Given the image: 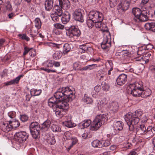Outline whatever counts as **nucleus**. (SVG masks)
I'll use <instances>...</instances> for the list:
<instances>
[{"label": "nucleus", "instance_id": "1", "mask_svg": "<svg viewBox=\"0 0 155 155\" xmlns=\"http://www.w3.org/2000/svg\"><path fill=\"white\" fill-rule=\"evenodd\" d=\"M132 13L134 16L133 20L137 22L146 21L148 19L149 12L146 7H142L141 9L134 8Z\"/></svg>", "mask_w": 155, "mask_h": 155}, {"label": "nucleus", "instance_id": "2", "mask_svg": "<svg viewBox=\"0 0 155 155\" xmlns=\"http://www.w3.org/2000/svg\"><path fill=\"white\" fill-rule=\"evenodd\" d=\"M57 96L60 97L62 99V102H68L75 98L73 93V88L71 87H64L59 89L57 91Z\"/></svg>", "mask_w": 155, "mask_h": 155}, {"label": "nucleus", "instance_id": "3", "mask_svg": "<svg viewBox=\"0 0 155 155\" xmlns=\"http://www.w3.org/2000/svg\"><path fill=\"white\" fill-rule=\"evenodd\" d=\"M107 120V119L105 114L97 116L91 124L90 130L92 131L97 130Z\"/></svg>", "mask_w": 155, "mask_h": 155}, {"label": "nucleus", "instance_id": "4", "mask_svg": "<svg viewBox=\"0 0 155 155\" xmlns=\"http://www.w3.org/2000/svg\"><path fill=\"white\" fill-rule=\"evenodd\" d=\"M125 120L127 124L129 130L132 132L134 128V125H136L140 120L139 117L134 116L132 113H128L125 115Z\"/></svg>", "mask_w": 155, "mask_h": 155}, {"label": "nucleus", "instance_id": "5", "mask_svg": "<svg viewBox=\"0 0 155 155\" xmlns=\"http://www.w3.org/2000/svg\"><path fill=\"white\" fill-rule=\"evenodd\" d=\"M69 107V104L67 102H62L61 104L56 107H53V110L55 112L56 115L58 117L61 118L66 114Z\"/></svg>", "mask_w": 155, "mask_h": 155}, {"label": "nucleus", "instance_id": "6", "mask_svg": "<svg viewBox=\"0 0 155 155\" xmlns=\"http://www.w3.org/2000/svg\"><path fill=\"white\" fill-rule=\"evenodd\" d=\"M28 135L25 131L16 132L14 135V139L16 142L19 144H22L28 138Z\"/></svg>", "mask_w": 155, "mask_h": 155}, {"label": "nucleus", "instance_id": "7", "mask_svg": "<svg viewBox=\"0 0 155 155\" xmlns=\"http://www.w3.org/2000/svg\"><path fill=\"white\" fill-rule=\"evenodd\" d=\"M66 30H68L66 35L69 36V38H73V36L78 37L81 34V31L77 26H72L69 28H66Z\"/></svg>", "mask_w": 155, "mask_h": 155}, {"label": "nucleus", "instance_id": "8", "mask_svg": "<svg viewBox=\"0 0 155 155\" xmlns=\"http://www.w3.org/2000/svg\"><path fill=\"white\" fill-rule=\"evenodd\" d=\"M66 30H68L66 35L69 36V38H73V36L78 37L81 34V31L77 26H72L69 28H66Z\"/></svg>", "mask_w": 155, "mask_h": 155}, {"label": "nucleus", "instance_id": "9", "mask_svg": "<svg viewBox=\"0 0 155 155\" xmlns=\"http://www.w3.org/2000/svg\"><path fill=\"white\" fill-rule=\"evenodd\" d=\"M30 128L32 137L36 138L39 135L40 130L39 124L36 122H33L30 125Z\"/></svg>", "mask_w": 155, "mask_h": 155}, {"label": "nucleus", "instance_id": "10", "mask_svg": "<svg viewBox=\"0 0 155 155\" xmlns=\"http://www.w3.org/2000/svg\"><path fill=\"white\" fill-rule=\"evenodd\" d=\"M89 18L92 19L95 22L98 21H102L103 16L102 13L98 11H91L89 13Z\"/></svg>", "mask_w": 155, "mask_h": 155}, {"label": "nucleus", "instance_id": "11", "mask_svg": "<svg viewBox=\"0 0 155 155\" xmlns=\"http://www.w3.org/2000/svg\"><path fill=\"white\" fill-rule=\"evenodd\" d=\"M58 92H56L54 94V97H52L49 99L48 100V105L51 107L52 108L54 107H56L58 105L56 104L60 101L62 102V99L60 97V96H57V94Z\"/></svg>", "mask_w": 155, "mask_h": 155}, {"label": "nucleus", "instance_id": "12", "mask_svg": "<svg viewBox=\"0 0 155 155\" xmlns=\"http://www.w3.org/2000/svg\"><path fill=\"white\" fill-rule=\"evenodd\" d=\"M84 11L81 8H77L75 10L73 14L74 19L76 21L82 23L84 21L83 15Z\"/></svg>", "mask_w": 155, "mask_h": 155}, {"label": "nucleus", "instance_id": "13", "mask_svg": "<svg viewBox=\"0 0 155 155\" xmlns=\"http://www.w3.org/2000/svg\"><path fill=\"white\" fill-rule=\"evenodd\" d=\"M0 127L4 132L7 133L12 129V127L9 123V121H6L0 123Z\"/></svg>", "mask_w": 155, "mask_h": 155}, {"label": "nucleus", "instance_id": "14", "mask_svg": "<svg viewBox=\"0 0 155 155\" xmlns=\"http://www.w3.org/2000/svg\"><path fill=\"white\" fill-rule=\"evenodd\" d=\"M123 123L121 121H115L114 123V131L115 134H117L121 130L123 127Z\"/></svg>", "mask_w": 155, "mask_h": 155}, {"label": "nucleus", "instance_id": "15", "mask_svg": "<svg viewBox=\"0 0 155 155\" xmlns=\"http://www.w3.org/2000/svg\"><path fill=\"white\" fill-rule=\"evenodd\" d=\"M127 80V75L125 74H121L117 78L116 82L118 85H122L125 83Z\"/></svg>", "mask_w": 155, "mask_h": 155}, {"label": "nucleus", "instance_id": "16", "mask_svg": "<svg viewBox=\"0 0 155 155\" xmlns=\"http://www.w3.org/2000/svg\"><path fill=\"white\" fill-rule=\"evenodd\" d=\"M130 4L129 0H122L119 5V8L124 11L128 9Z\"/></svg>", "mask_w": 155, "mask_h": 155}, {"label": "nucleus", "instance_id": "17", "mask_svg": "<svg viewBox=\"0 0 155 155\" xmlns=\"http://www.w3.org/2000/svg\"><path fill=\"white\" fill-rule=\"evenodd\" d=\"M68 117L67 120L62 122V124L68 128L73 127L76 126V124L73 123L71 120V117L70 116H66Z\"/></svg>", "mask_w": 155, "mask_h": 155}, {"label": "nucleus", "instance_id": "18", "mask_svg": "<svg viewBox=\"0 0 155 155\" xmlns=\"http://www.w3.org/2000/svg\"><path fill=\"white\" fill-rule=\"evenodd\" d=\"M60 6L64 9H69L70 7V3L68 0H58Z\"/></svg>", "mask_w": 155, "mask_h": 155}, {"label": "nucleus", "instance_id": "19", "mask_svg": "<svg viewBox=\"0 0 155 155\" xmlns=\"http://www.w3.org/2000/svg\"><path fill=\"white\" fill-rule=\"evenodd\" d=\"M129 90L130 91V94L134 97H140L141 91L140 90L134 87L133 88L131 85L129 86Z\"/></svg>", "mask_w": 155, "mask_h": 155}, {"label": "nucleus", "instance_id": "20", "mask_svg": "<svg viewBox=\"0 0 155 155\" xmlns=\"http://www.w3.org/2000/svg\"><path fill=\"white\" fill-rule=\"evenodd\" d=\"M24 76L23 74H21L18 75L15 78L11 80L10 81L5 82L4 84L5 85H9L15 84H17L21 78H22Z\"/></svg>", "mask_w": 155, "mask_h": 155}, {"label": "nucleus", "instance_id": "21", "mask_svg": "<svg viewBox=\"0 0 155 155\" xmlns=\"http://www.w3.org/2000/svg\"><path fill=\"white\" fill-rule=\"evenodd\" d=\"M71 18L70 14L68 12H65L63 15L61 20L63 23L66 24L70 20Z\"/></svg>", "mask_w": 155, "mask_h": 155}, {"label": "nucleus", "instance_id": "22", "mask_svg": "<svg viewBox=\"0 0 155 155\" xmlns=\"http://www.w3.org/2000/svg\"><path fill=\"white\" fill-rule=\"evenodd\" d=\"M111 45V39H104L101 44V47L103 49H105L109 48Z\"/></svg>", "mask_w": 155, "mask_h": 155}, {"label": "nucleus", "instance_id": "23", "mask_svg": "<svg viewBox=\"0 0 155 155\" xmlns=\"http://www.w3.org/2000/svg\"><path fill=\"white\" fill-rule=\"evenodd\" d=\"M144 27L148 30L155 32V23H147L144 25Z\"/></svg>", "mask_w": 155, "mask_h": 155}, {"label": "nucleus", "instance_id": "24", "mask_svg": "<svg viewBox=\"0 0 155 155\" xmlns=\"http://www.w3.org/2000/svg\"><path fill=\"white\" fill-rule=\"evenodd\" d=\"M130 85H131L133 88L135 87L136 89L141 90V91L143 89V83L140 81L136 82L134 84H131Z\"/></svg>", "mask_w": 155, "mask_h": 155}, {"label": "nucleus", "instance_id": "25", "mask_svg": "<svg viewBox=\"0 0 155 155\" xmlns=\"http://www.w3.org/2000/svg\"><path fill=\"white\" fill-rule=\"evenodd\" d=\"M45 139L47 142L50 144H53L55 142V140L54 136L52 135L47 134L45 137Z\"/></svg>", "mask_w": 155, "mask_h": 155}, {"label": "nucleus", "instance_id": "26", "mask_svg": "<svg viewBox=\"0 0 155 155\" xmlns=\"http://www.w3.org/2000/svg\"><path fill=\"white\" fill-rule=\"evenodd\" d=\"M51 122L50 120H47L42 124V129L44 131H47L49 129Z\"/></svg>", "mask_w": 155, "mask_h": 155}, {"label": "nucleus", "instance_id": "27", "mask_svg": "<svg viewBox=\"0 0 155 155\" xmlns=\"http://www.w3.org/2000/svg\"><path fill=\"white\" fill-rule=\"evenodd\" d=\"M62 8L58 5H56L54 7V12L53 13H55L59 16H61L63 13Z\"/></svg>", "mask_w": 155, "mask_h": 155}, {"label": "nucleus", "instance_id": "28", "mask_svg": "<svg viewBox=\"0 0 155 155\" xmlns=\"http://www.w3.org/2000/svg\"><path fill=\"white\" fill-rule=\"evenodd\" d=\"M82 101L86 104H91L93 103V101L91 98L87 94H85L82 99Z\"/></svg>", "mask_w": 155, "mask_h": 155}, {"label": "nucleus", "instance_id": "29", "mask_svg": "<svg viewBox=\"0 0 155 155\" xmlns=\"http://www.w3.org/2000/svg\"><path fill=\"white\" fill-rule=\"evenodd\" d=\"M118 110V105L116 102H113L110 106V111L112 113H115L117 112Z\"/></svg>", "mask_w": 155, "mask_h": 155}, {"label": "nucleus", "instance_id": "30", "mask_svg": "<svg viewBox=\"0 0 155 155\" xmlns=\"http://www.w3.org/2000/svg\"><path fill=\"white\" fill-rule=\"evenodd\" d=\"M151 94V91L149 89H147L146 90L143 89L141 92L140 97H147L149 96Z\"/></svg>", "mask_w": 155, "mask_h": 155}, {"label": "nucleus", "instance_id": "31", "mask_svg": "<svg viewBox=\"0 0 155 155\" xmlns=\"http://www.w3.org/2000/svg\"><path fill=\"white\" fill-rule=\"evenodd\" d=\"M92 146L94 148H100L101 147V141L98 140H94L91 143Z\"/></svg>", "mask_w": 155, "mask_h": 155}, {"label": "nucleus", "instance_id": "32", "mask_svg": "<svg viewBox=\"0 0 155 155\" xmlns=\"http://www.w3.org/2000/svg\"><path fill=\"white\" fill-rule=\"evenodd\" d=\"M9 123L12 126V128L13 127L16 128L18 127L20 125V123L18 120L15 119H13L12 120H9Z\"/></svg>", "mask_w": 155, "mask_h": 155}, {"label": "nucleus", "instance_id": "33", "mask_svg": "<svg viewBox=\"0 0 155 155\" xmlns=\"http://www.w3.org/2000/svg\"><path fill=\"white\" fill-rule=\"evenodd\" d=\"M91 121L90 120H84L81 124V129H84V128H87L91 124Z\"/></svg>", "mask_w": 155, "mask_h": 155}, {"label": "nucleus", "instance_id": "34", "mask_svg": "<svg viewBox=\"0 0 155 155\" xmlns=\"http://www.w3.org/2000/svg\"><path fill=\"white\" fill-rule=\"evenodd\" d=\"M146 58H147L143 54V55H140V56L137 57L136 58V60L137 61H140L145 63H146L149 61V60Z\"/></svg>", "mask_w": 155, "mask_h": 155}, {"label": "nucleus", "instance_id": "35", "mask_svg": "<svg viewBox=\"0 0 155 155\" xmlns=\"http://www.w3.org/2000/svg\"><path fill=\"white\" fill-rule=\"evenodd\" d=\"M51 129L53 132H59L61 131V128L60 126L55 124H52L51 127Z\"/></svg>", "mask_w": 155, "mask_h": 155}, {"label": "nucleus", "instance_id": "36", "mask_svg": "<svg viewBox=\"0 0 155 155\" xmlns=\"http://www.w3.org/2000/svg\"><path fill=\"white\" fill-rule=\"evenodd\" d=\"M41 92V90L40 89L37 90L35 89H32L30 91L31 96H38L40 95Z\"/></svg>", "mask_w": 155, "mask_h": 155}, {"label": "nucleus", "instance_id": "37", "mask_svg": "<svg viewBox=\"0 0 155 155\" xmlns=\"http://www.w3.org/2000/svg\"><path fill=\"white\" fill-rule=\"evenodd\" d=\"M71 48L70 45L68 43H65L63 46V53L64 54L70 51Z\"/></svg>", "mask_w": 155, "mask_h": 155}, {"label": "nucleus", "instance_id": "38", "mask_svg": "<svg viewBox=\"0 0 155 155\" xmlns=\"http://www.w3.org/2000/svg\"><path fill=\"white\" fill-rule=\"evenodd\" d=\"M62 53L61 51H56L53 55L54 59L57 60L60 58L62 56Z\"/></svg>", "mask_w": 155, "mask_h": 155}, {"label": "nucleus", "instance_id": "39", "mask_svg": "<svg viewBox=\"0 0 155 155\" xmlns=\"http://www.w3.org/2000/svg\"><path fill=\"white\" fill-rule=\"evenodd\" d=\"M145 134L147 135L149 137H153L154 134L152 131V128L151 126H149L147 128Z\"/></svg>", "mask_w": 155, "mask_h": 155}, {"label": "nucleus", "instance_id": "40", "mask_svg": "<svg viewBox=\"0 0 155 155\" xmlns=\"http://www.w3.org/2000/svg\"><path fill=\"white\" fill-rule=\"evenodd\" d=\"M35 27L38 29H40L41 26V23L40 19L38 18H36L35 20Z\"/></svg>", "mask_w": 155, "mask_h": 155}, {"label": "nucleus", "instance_id": "41", "mask_svg": "<svg viewBox=\"0 0 155 155\" xmlns=\"http://www.w3.org/2000/svg\"><path fill=\"white\" fill-rule=\"evenodd\" d=\"M106 103V100L105 98H103L97 104L98 109H100L101 108V107L104 106Z\"/></svg>", "mask_w": 155, "mask_h": 155}, {"label": "nucleus", "instance_id": "42", "mask_svg": "<svg viewBox=\"0 0 155 155\" xmlns=\"http://www.w3.org/2000/svg\"><path fill=\"white\" fill-rule=\"evenodd\" d=\"M92 135V133L91 132L85 131L82 134V136L84 139H86L91 137Z\"/></svg>", "mask_w": 155, "mask_h": 155}, {"label": "nucleus", "instance_id": "43", "mask_svg": "<svg viewBox=\"0 0 155 155\" xmlns=\"http://www.w3.org/2000/svg\"><path fill=\"white\" fill-rule=\"evenodd\" d=\"M104 39H111L110 33L108 30H103Z\"/></svg>", "mask_w": 155, "mask_h": 155}, {"label": "nucleus", "instance_id": "44", "mask_svg": "<svg viewBox=\"0 0 155 155\" xmlns=\"http://www.w3.org/2000/svg\"><path fill=\"white\" fill-rule=\"evenodd\" d=\"M59 17L60 16L58 15L55 14V13H54L53 12L51 15V17L52 20L55 22H57L59 20Z\"/></svg>", "mask_w": 155, "mask_h": 155}, {"label": "nucleus", "instance_id": "45", "mask_svg": "<svg viewBox=\"0 0 155 155\" xmlns=\"http://www.w3.org/2000/svg\"><path fill=\"white\" fill-rule=\"evenodd\" d=\"M53 5L52 3L45 1V9L47 11L50 10L53 7Z\"/></svg>", "mask_w": 155, "mask_h": 155}, {"label": "nucleus", "instance_id": "46", "mask_svg": "<svg viewBox=\"0 0 155 155\" xmlns=\"http://www.w3.org/2000/svg\"><path fill=\"white\" fill-rule=\"evenodd\" d=\"M95 22V21H94L93 20L89 18V19H87V24L88 27L89 28H91L94 26Z\"/></svg>", "mask_w": 155, "mask_h": 155}, {"label": "nucleus", "instance_id": "47", "mask_svg": "<svg viewBox=\"0 0 155 155\" xmlns=\"http://www.w3.org/2000/svg\"><path fill=\"white\" fill-rule=\"evenodd\" d=\"M110 144V141L108 140H103L101 141V144L102 145L101 147L107 146L109 145Z\"/></svg>", "mask_w": 155, "mask_h": 155}, {"label": "nucleus", "instance_id": "48", "mask_svg": "<svg viewBox=\"0 0 155 155\" xmlns=\"http://www.w3.org/2000/svg\"><path fill=\"white\" fill-rule=\"evenodd\" d=\"M72 134L69 131H67L64 133L63 137L64 139H66L67 140H70L72 137H71Z\"/></svg>", "mask_w": 155, "mask_h": 155}, {"label": "nucleus", "instance_id": "49", "mask_svg": "<svg viewBox=\"0 0 155 155\" xmlns=\"http://www.w3.org/2000/svg\"><path fill=\"white\" fill-rule=\"evenodd\" d=\"M102 90L104 91H107L109 90L110 87L109 85L105 83V82H103L102 84Z\"/></svg>", "mask_w": 155, "mask_h": 155}, {"label": "nucleus", "instance_id": "50", "mask_svg": "<svg viewBox=\"0 0 155 155\" xmlns=\"http://www.w3.org/2000/svg\"><path fill=\"white\" fill-rule=\"evenodd\" d=\"M79 48V51L81 53H84L87 48V47L84 44L80 45Z\"/></svg>", "mask_w": 155, "mask_h": 155}, {"label": "nucleus", "instance_id": "51", "mask_svg": "<svg viewBox=\"0 0 155 155\" xmlns=\"http://www.w3.org/2000/svg\"><path fill=\"white\" fill-rule=\"evenodd\" d=\"M134 116L139 117L143 114L142 112L140 110H136L134 113H132Z\"/></svg>", "mask_w": 155, "mask_h": 155}, {"label": "nucleus", "instance_id": "52", "mask_svg": "<svg viewBox=\"0 0 155 155\" xmlns=\"http://www.w3.org/2000/svg\"><path fill=\"white\" fill-rule=\"evenodd\" d=\"M130 146L131 144L127 142L124 143L122 147V148H123V150H125L129 149Z\"/></svg>", "mask_w": 155, "mask_h": 155}, {"label": "nucleus", "instance_id": "53", "mask_svg": "<svg viewBox=\"0 0 155 155\" xmlns=\"http://www.w3.org/2000/svg\"><path fill=\"white\" fill-rule=\"evenodd\" d=\"M96 67V64H92L87 66L83 68V70H87L88 69L90 70Z\"/></svg>", "mask_w": 155, "mask_h": 155}, {"label": "nucleus", "instance_id": "54", "mask_svg": "<svg viewBox=\"0 0 155 155\" xmlns=\"http://www.w3.org/2000/svg\"><path fill=\"white\" fill-rule=\"evenodd\" d=\"M133 131H134L136 132V134L137 135L145 134L144 132H143V131H142L141 129L139 128V127L138 129L137 128L136 129H135L134 128Z\"/></svg>", "mask_w": 155, "mask_h": 155}, {"label": "nucleus", "instance_id": "55", "mask_svg": "<svg viewBox=\"0 0 155 155\" xmlns=\"http://www.w3.org/2000/svg\"><path fill=\"white\" fill-rule=\"evenodd\" d=\"M5 7L7 11H11L12 10V5L9 2H7L6 3Z\"/></svg>", "mask_w": 155, "mask_h": 155}, {"label": "nucleus", "instance_id": "56", "mask_svg": "<svg viewBox=\"0 0 155 155\" xmlns=\"http://www.w3.org/2000/svg\"><path fill=\"white\" fill-rule=\"evenodd\" d=\"M54 27L57 29H63L64 28V26L60 23H56L54 25Z\"/></svg>", "mask_w": 155, "mask_h": 155}, {"label": "nucleus", "instance_id": "57", "mask_svg": "<svg viewBox=\"0 0 155 155\" xmlns=\"http://www.w3.org/2000/svg\"><path fill=\"white\" fill-rule=\"evenodd\" d=\"M16 114L15 112L14 111H11L8 113V115L11 118H14L16 116Z\"/></svg>", "mask_w": 155, "mask_h": 155}, {"label": "nucleus", "instance_id": "58", "mask_svg": "<svg viewBox=\"0 0 155 155\" xmlns=\"http://www.w3.org/2000/svg\"><path fill=\"white\" fill-rule=\"evenodd\" d=\"M46 67L48 68L52 67L54 65V62L51 60H48L46 62Z\"/></svg>", "mask_w": 155, "mask_h": 155}, {"label": "nucleus", "instance_id": "59", "mask_svg": "<svg viewBox=\"0 0 155 155\" xmlns=\"http://www.w3.org/2000/svg\"><path fill=\"white\" fill-rule=\"evenodd\" d=\"M71 141L72 145L70 146V148L74 145L75 144L78 142V140L76 137H72L71 139Z\"/></svg>", "mask_w": 155, "mask_h": 155}, {"label": "nucleus", "instance_id": "60", "mask_svg": "<svg viewBox=\"0 0 155 155\" xmlns=\"http://www.w3.org/2000/svg\"><path fill=\"white\" fill-rule=\"evenodd\" d=\"M145 51V50L143 49L142 48H140L137 52V54L139 55L138 56L143 55Z\"/></svg>", "mask_w": 155, "mask_h": 155}, {"label": "nucleus", "instance_id": "61", "mask_svg": "<svg viewBox=\"0 0 155 155\" xmlns=\"http://www.w3.org/2000/svg\"><path fill=\"white\" fill-rule=\"evenodd\" d=\"M20 119L22 122H25L28 120V117L25 114H23L20 116Z\"/></svg>", "mask_w": 155, "mask_h": 155}, {"label": "nucleus", "instance_id": "62", "mask_svg": "<svg viewBox=\"0 0 155 155\" xmlns=\"http://www.w3.org/2000/svg\"><path fill=\"white\" fill-rule=\"evenodd\" d=\"M29 54L30 56L32 57H34L36 54V51L32 48H30Z\"/></svg>", "mask_w": 155, "mask_h": 155}, {"label": "nucleus", "instance_id": "63", "mask_svg": "<svg viewBox=\"0 0 155 155\" xmlns=\"http://www.w3.org/2000/svg\"><path fill=\"white\" fill-rule=\"evenodd\" d=\"M124 48H124L122 50V51H126V53L127 54H128L129 53H130L129 51L130 50V48L128 46H125L124 47Z\"/></svg>", "mask_w": 155, "mask_h": 155}, {"label": "nucleus", "instance_id": "64", "mask_svg": "<svg viewBox=\"0 0 155 155\" xmlns=\"http://www.w3.org/2000/svg\"><path fill=\"white\" fill-rule=\"evenodd\" d=\"M6 44L5 43V39H0V49L4 46Z\"/></svg>", "mask_w": 155, "mask_h": 155}]
</instances>
